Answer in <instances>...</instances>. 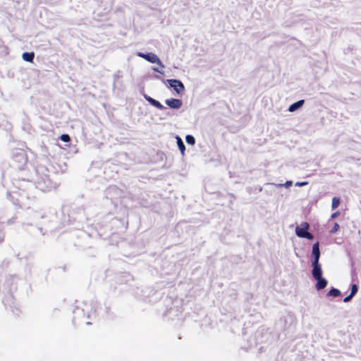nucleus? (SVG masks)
Returning a JSON list of instances; mask_svg holds the SVG:
<instances>
[{
  "instance_id": "17",
  "label": "nucleus",
  "mask_w": 361,
  "mask_h": 361,
  "mask_svg": "<svg viewBox=\"0 0 361 361\" xmlns=\"http://www.w3.org/2000/svg\"><path fill=\"white\" fill-rule=\"evenodd\" d=\"M308 184V182L304 181V182H298L295 183L296 186H304Z\"/></svg>"
},
{
  "instance_id": "12",
  "label": "nucleus",
  "mask_w": 361,
  "mask_h": 361,
  "mask_svg": "<svg viewBox=\"0 0 361 361\" xmlns=\"http://www.w3.org/2000/svg\"><path fill=\"white\" fill-rule=\"evenodd\" d=\"M340 295H341L340 290L336 288H332L328 293V295L333 296V297H337V296H339Z\"/></svg>"
},
{
  "instance_id": "14",
  "label": "nucleus",
  "mask_w": 361,
  "mask_h": 361,
  "mask_svg": "<svg viewBox=\"0 0 361 361\" xmlns=\"http://www.w3.org/2000/svg\"><path fill=\"white\" fill-rule=\"evenodd\" d=\"M186 142L190 145H194L195 143V139L192 135H188L185 137Z\"/></svg>"
},
{
  "instance_id": "7",
  "label": "nucleus",
  "mask_w": 361,
  "mask_h": 361,
  "mask_svg": "<svg viewBox=\"0 0 361 361\" xmlns=\"http://www.w3.org/2000/svg\"><path fill=\"white\" fill-rule=\"evenodd\" d=\"M144 97L150 104L158 109L163 110L165 109V107L159 101L150 97L149 96L145 94Z\"/></svg>"
},
{
  "instance_id": "19",
  "label": "nucleus",
  "mask_w": 361,
  "mask_h": 361,
  "mask_svg": "<svg viewBox=\"0 0 361 361\" xmlns=\"http://www.w3.org/2000/svg\"><path fill=\"white\" fill-rule=\"evenodd\" d=\"M338 228H339V225L337 223H335L334 229H333V232L337 231Z\"/></svg>"
},
{
  "instance_id": "13",
  "label": "nucleus",
  "mask_w": 361,
  "mask_h": 361,
  "mask_svg": "<svg viewBox=\"0 0 361 361\" xmlns=\"http://www.w3.org/2000/svg\"><path fill=\"white\" fill-rule=\"evenodd\" d=\"M339 204H340V199L338 197H334L332 199V204H331L332 209H336Z\"/></svg>"
},
{
  "instance_id": "21",
  "label": "nucleus",
  "mask_w": 361,
  "mask_h": 361,
  "mask_svg": "<svg viewBox=\"0 0 361 361\" xmlns=\"http://www.w3.org/2000/svg\"><path fill=\"white\" fill-rule=\"evenodd\" d=\"M154 71L158 73H160V71L157 68H154Z\"/></svg>"
},
{
  "instance_id": "16",
  "label": "nucleus",
  "mask_w": 361,
  "mask_h": 361,
  "mask_svg": "<svg viewBox=\"0 0 361 361\" xmlns=\"http://www.w3.org/2000/svg\"><path fill=\"white\" fill-rule=\"evenodd\" d=\"M357 290H358L357 286L356 284H353L351 287V292H350L351 296H354L357 293Z\"/></svg>"
},
{
  "instance_id": "6",
  "label": "nucleus",
  "mask_w": 361,
  "mask_h": 361,
  "mask_svg": "<svg viewBox=\"0 0 361 361\" xmlns=\"http://www.w3.org/2000/svg\"><path fill=\"white\" fill-rule=\"evenodd\" d=\"M165 103L172 109H179L182 106V101L178 99H166Z\"/></svg>"
},
{
  "instance_id": "1",
  "label": "nucleus",
  "mask_w": 361,
  "mask_h": 361,
  "mask_svg": "<svg viewBox=\"0 0 361 361\" xmlns=\"http://www.w3.org/2000/svg\"><path fill=\"white\" fill-rule=\"evenodd\" d=\"M309 228L310 225L307 222H302L300 226L296 227L295 233L300 238L312 240L314 238L313 235L307 231Z\"/></svg>"
},
{
  "instance_id": "8",
  "label": "nucleus",
  "mask_w": 361,
  "mask_h": 361,
  "mask_svg": "<svg viewBox=\"0 0 361 361\" xmlns=\"http://www.w3.org/2000/svg\"><path fill=\"white\" fill-rule=\"evenodd\" d=\"M314 279L317 281V282L315 285V288L317 290L324 289L327 286L328 282H327L326 279L323 278L322 276L317 278V279Z\"/></svg>"
},
{
  "instance_id": "9",
  "label": "nucleus",
  "mask_w": 361,
  "mask_h": 361,
  "mask_svg": "<svg viewBox=\"0 0 361 361\" xmlns=\"http://www.w3.org/2000/svg\"><path fill=\"white\" fill-rule=\"evenodd\" d=\"M303 104H304V100H302V99L299 100L297 102H295L293 104H291L289 106L288 110H289V111L293 112V111H295L296 109H298V108L301 107Z\"/></svg>"
},
{
  "instance_id": "5",
  "label": "nucleus",
  "mask_w": 361,
  "mask_h": 361,
  "mask_svg": "<svg viewBox=\"0 0 361 361\" xmlns=\"http://www.w3.org/2000/svg\"><path fill=\"white\" fill-rule=\"evenodd\" d=\"M312 274L314 279H317L322 276V267L319 263H312Z\"/></svg>"
},
{
  "instance_id": "11",
  "label": "nucleus",
  "mask_w": 361,
  "mask_h": 361,
  "mask_svg": "<svg viewBox=\"0 0 361 361\" xmlns=\"http://www.w3.org/2000/svg\"><path fill=\"white\" fill-rule=\"evenodd\" d=\"M177 145L182 154H184L185 147L182 140L178 137H177Z\"/></svg>"
},
{
  "instance_id": "18",
  "label": "nucleus",
  "mask_w": 361,
  "mask_h": 361,
  "mask_svg": "<svg viewBox=\"0 0 361 361\" xmlns=\"http://www.w3.org/2000/svg\"><path fill=\"white\" fill-rule=\"evenodd\" d=\"M353 296H351V295L350 294L348 296L345 297L344 299H343V302H349L351 298H353Z\"/></svg>"
},
{
  "instance_id": "20",
  "label": "nucleus",
  "mask_w": 361,
  "mask_h": 361,
  "mask_svg": "<svg viewBox=\"0 0 361 361\" xmlns=\"http://www.w3.org/2000/svg\"><path fill=\"white\" fill-rule=\"evenodd\" d=\"M338 212L333 213L331 214V218H333V219L336 218L338 216Z\"/></svg>"
},
{
  "instance_id": "10",
  "label": "nucleus",
  "mask_w": 361,
  "mask_h": 361,
  "mask_svg": "<svg viewBox=\"0 0 361 361\" xmlns=\"http://www.w3.org/2000/svg\"><path fill=\"white\" fill-rule=\"evenodd\" d=\"M22 57L26 61L32 62L35 57V54L34 52H25L23 54Z\"/></svg>"
},
{
  "instance_id": "2",
  "label": "nucleus",
  "mask_w": 361,
  "mask_h": 361,
  "mask_svg": "<svg viewBox=\"0 0 361 361\" xmlns=\"http://www.w3.org/2000/svg\"><path fill=\"white\" fill-rule=\"evenodd\" d=\"M137 56L145 59L146 61L152 63H157L159 66H160L161 68H164V64L161 61V60L159 59V57L153 54V53H147V54H143L141 52L137 53Z\"/></svg>"
},
{
  "instance_id": "15",
  "label": "nucleus",
  "mask_w": 361,
  "mask_h": 361,
  "mask_svg": "<svg viewBox=\"0 0 361 361\" xmlns=\"http://www.w3.org/2000/svg\"><path fill=\"white\" fill-rule=\"evenodd\" d=\"M60 139L65 142H68L71 140V137L68 134H62Z\"/></svg>"
},
{
  "instance_id": "3",
  "label": "nucleus",
  "mask_w": 361,
  "mask_h": 361,
  "mask_svg": "<svg viewBox=\"0 0 361 361\" xmlns=\"http://www.w3.org/2000/svg\"><path fill=\"white\" fill-rule=\"evenodd\" d=\"M167 82L178 94L184 91L185 87L181 81L176 79H169L167 80Z\"/></svg>"
},
{
  "instance_id": "4",
  "label": "nucleus",
  "mask_w": 361,
  "mask_h": 361,
  "mask_svg": "<svg viewBox=\"0 0 361 361\" xmlns=\"http://www.w3.org/2000/svg\"><path fill=\"white\" fill-rule=\"evenodd\" d=\"M313 260L312 263H319L320 251L319 242L315 243L312 246Z\"/></svg>"
}]
</instances>
